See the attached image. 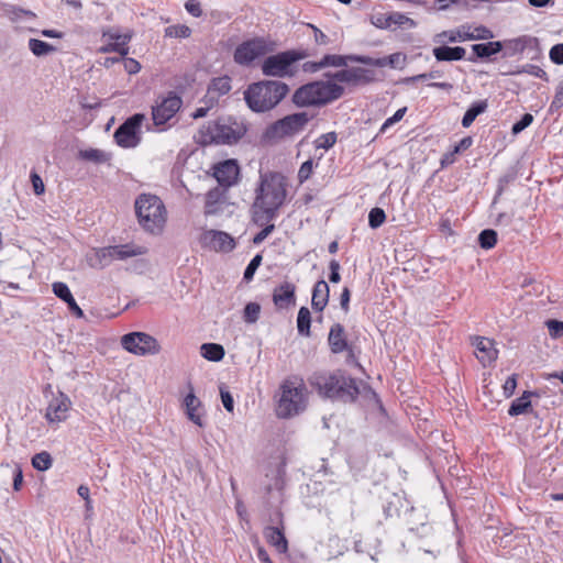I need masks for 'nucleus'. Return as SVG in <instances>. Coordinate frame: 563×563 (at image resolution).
Returning a JSON list of instances; mask_svg holds the SVG:
<instances>
[{
    "label": "nucleus",
    "instance_id": "f257e3e1",
    "mask_svg": "<svg viewBox=\"0 0 563 563\" xmlns=\"http://www.w3.org/2000/svg\"><path fill=\"white\" fill-rule=\"evenodd\" d=\"M286 178L276 172L261 173L255 199L252 205L253 220L264 225L278 217L279 209L286 201Z\"/></svg>",
    "mask_w": 563,
    "mask_h": 563
},
{
    "label": "nucleus",
    "instance_id": "f03ea898",
    "mask_svg": "<svg viewBox=\"0 0 563 563\" xmlns=\"http://www.w3.org/2000/svg\"><path fill=\"white\" fill-rule=\"evenodd\" d=\"M309 382L321 396L344 402H353L360 394L356 380L342 371L316 373Z\"/></svg>",
    "mask_w": 563,
    "mask_h": 563
},
{
    "label": "nucleus",
    "instance_id": "7ed1b4c3",
    "mask_svg": "<svg viewBox=\"0 0 563 563\" xmlns=\"http://www.w3.org/2000/svg\"><path fill=\"white\" fill-rule=\"evenodd\" d=\"M289 87L277 80H264L252 84L244 92V99L255 112H265L275 108L288 93Z\"/></svg>",
    "mask_w": 563,
    "mask_h": 563
},
{
    "label": "nucleus",
    "instance_id": "20e7f679",
    "mask_svg": "<svg viewBox=\"0 0 563 563\" xmlns=\"http://www.w3.org/2000/svg\"><path fill=\"white\" fill-rule=\"evenodd\" d=\"M308 402V391L303 380L289 377L279 386L276 415L279 418H290L302 412Z\"/></svg>",
    "mask_w": 563,
    "mask_h": 563
},
{
    "label": "nucleus",
    "instance_id": "39448f33",
    "mask_svg": "<svg viewBox=\"0 0 563 563\" xmlns=\"http://www.w3.org/2000/svg\"><path fill=\"white\" fill-rule=\"evenodd\" d=\"M344 92L342 86L331 80H318L298 88L292 101L298 107L321 106L339 99Z\"/></svg>",
    "mask_w": 563,
    "mask_h": 563
},
{
    "label": "nucleus",
    "instance_id": "423d86ee",
    "mask_svg": "<svg viewBox=\"0 0 563 563\" xmlns=\"http://www.w3.org/2000/svg\"><path fill=\"white\" fill-rule=\"evenodd\" d=\"M135 212L140 224L152 233L159 232L166 221L163 201L155 195L142 194L135 201Z\"/></svg>",
    "mask_w": 563,
    "mask_h": 563
},
{
    "label": "nucleus",
    "instance_id": "0eeeda50",
    "mask_svg": "<svg viewBox=\"0 0 563 563\" xmlns=\"http://www.w3.org/2000/svg\"><path fill=\"white\" fill-rule=\"evenodd\" d=\"M245 133L242 124L229 120H218L209 122L199 131L198 141L203 145L209 144H233L236 143Z\"/></svg>",
    "mask_w": 563,
    "mask_h": 563
},
{
    "label": "nucleus",
    "instance_id": "6e6552de",
    "mask_svg": "<svg viewBox=\"0 0 563 563\" xmlns=\"http://www.w3.org/2000/svg\"><path fill=\"white\" fill-rule=\"evenodd\" d=\"M309 49H289L266 57L261 66L262 73L267 77L284 78L292 76L294 64L312 56Z\"/></svg>",
    "mask_w": 563,
    "mask_h": 563
},
{
    "label": "nucleus",
    "instance_id": "1a4fd4ad",
    "mask_svg": "<svg viewBox=\"0 0 563 563\" xmlns=\"http://www.w3.org/2000/svg\"><path fill=\"white\" fill-rule=\"evenodd\" d=\"M310 119L311 117L307 112H298L286 115L285 118L269 125L266 129L264 136L269 141L292 136L301 132Z\"/></svg>",
    "mask_w": 563,
    "mask_h": 563
},
{
    "label": "nucleus",
    "instance_id": "9d476101",
    "mask_svg": "<svg viewBox=\"0 0 563 563\" xmlns=\"http://www.w3.org/2000/svg\"><path fill=\"white\" fill-rule=\"evenodd\" d=\"M493 37L494 33L486 26L479 25L471 31L470 26L462 25L456 30H449L437 33L432 37V42L435 44H445L476 40H490Z\"/></svg>",
    "mask_w": 563,
    "mask_h": 563
},
{
    "label": "nucleus",
    "instance_id": "9b49d317",
    "mask_svg": "<svg viewBox=\"0 0 563 563\" xmlns=\"http://www.w3.org/2000/svg\"><path fill=\"white\" fill-rule=\"evenodd\" d=\"M275 49V43L269 38L255 37L240 44L234 52V60L239 65H250L256 58Z\"/></svg>",
    "mask_w": 563,
    "mask_h": 563
},
{
    "label": "nucleus",
    "instance_id": "f8f14e48",
    "mask_svg": "<svg viewBox=\"0 0 563 563\" xmlns=\"http://www.w3.org/2000/svg\"><path fill=\"white\" fill-rule=\"evenodd\" d=\"M121 345L128 352L137 355H155L161 351L158 341L145 332H131L121 338Z\"/></svg>",
    "mask_w": 563,
    "mask_h": 563
},
{
    "label": "nucleus",
    "instance_id": "ddd939ff",
    "mask_svg": "<svg viewBox=\"0 0 563 563\" xmlns=\"http://www.w3.org/2000/svg\"><path fill=\"white\" fill-rule=\"evenodd\" d=\"M183 106L181 98L175 92L156 100L152 107V120L159 131H165V124L170 121Z\"/></svg>",
    "mask_w": 563,
    "mask_h": 563
},
{
    "label": "nucleus",
    "instance_id": "4468645a",
    "mask_svg": "<svg viewBox=\"0 0 563 563\" xmlns=\"http://www.w3.org/2000/svg\"><path fill=\"white\" fill-rule=\"evenodd\" d=\"M145 115L136 113L130 117L114 132L117 144L123 148L136 147L141 142V126Z\"/></svg>",
    "mask_w": 563,
    "mask_h": 563
},
{
    "label": "nucleus",
    "instance_id": "2eb2a0df",
    "mask_svg": "<svg viewBox=\"0 0 563 563\" xmlns=\"http://www.w3.org/2000/svg\"><path fill=\"white\" fill-rule=\"evenodd\" d=\"M132 35L130 33H120L119 31L109 29L102 32V40L106 43L99 47L100 53H111L115 52L121 55V57H125L129 54V42L131 41Z\"/></svg>",
    "mask_w": 563,
    "mask_h": 563
},
{
    "label": "nucleus",
    "instance_id": "dca6fc26",
    "mask_svg": "<svg viewBox=\"0 0 563 563\" xmlns=\"http://www.w3.org/2000/svg\"><path fill=\"white\" fill-rule=\"evenodd\" d=\"M70 408V398L66 394L58 391L57 395L53 396L49 400L45 418L49 423L58 424L68 418Z\"/></svg>",
    "mask_w": 563,
    "mask_h": 563
},
{
    "label": "nucleus",
    "instance_id": "f3484780",
    "mask_svg": "<svg viewBox=\"0 0 563 563\" xmlns=\"http://www.w3.org/2000/svg\"><path fill=\"white\" fill-rule=\"evenodd\" d=\"M201 245L216 252H231L235 247L234 239L227 232L207 230L200 239Z\"/></svg>",
    "mask_w": 563,
    "mask_h": 563
},
{
    "label": "nucleus",
    "instance_id": "a211bd4d",
    "mask_svg": "<svg viewBox=\"0 0 563 563\" xmlns=\"http://www.w3.org/2000/svg\"><path fill=\"white\" fill-rule=\"evenodd\" d=\"M332 79L344 82L349 85H360V84H366L373 80L374 74L372 70L362 68V67H353L347 69H342L336 73H334L331 76Z\"/></svg>",
    "mask_w": 563,
    "mask_h": 563
},
{
    "label": "nucleus",
    "instance_id": "6ab92c4d",
    "mask_svg": "<svg viewBox=\"0 0 563 563\" xmlns=\"http://www.w3.org/2000/svg\"><path fill=\"white\" fill-rule=\"evenodd\" d=\"M240 174L239 165L233 159L221 162L213 167V176L223 187H230L236 183Z\"/></svg>",
    "mask_w": 563,
    "mask_h": 563
},
{
    "label": "nucleus",
    "instance_id": "aec40b11",
    "mask_svg": "<svg viewBox=\"0 0 563 563\" xmlns=\"http://www.w3.org/2000/svg\"><path fill=\"white\" fill-rule=\"evenodd\" d=\"M506 47L508 55H516L523 53L525 51H531L534 54H539V40L534 36L522 35L516 38H511L503 43Z\"/></svg>",
    "mask_w": 563,
    "mask_h": 563
},
{
    "label": "nucleus",
    "instance_id": "412c9836",
    "mask_svg": "<svg viewBox=\"0 0 563 563\" xmlns=\"http://www.w3.org/2000/svg\"><path fill=\"white\" fill-rule=\"evenodd\" d=\"M372 23L379 29H388L391 25L407 26L409 29L417 26L416 21L400 12L376 15Z\"/></svg>",
    "mask_w": 563,
    "mask_h": 563
},
{
    "label": "nucleus",
    "instance_id": "4be33fe9",
    "mask_svg": "<svg viewBox=\"0 0 563 563\" xmlns=\"http://www.w3.org/2000/svg\"><path fill=\"white\" fill-rule=\"evenodd\" d=\"M473 345L475 346L476 357L484 366L489 365L497 358L498 351L490 339L477 336L474 339Z\"/></svg>",
    "mask_w": 563,
    "mask_h": 563
},
{
    "label": "nucleus",
    "instance_id": "5701e85b",
    "mask_svg": "<svg viewBox=\"0 0 563 563\" xmlns=\"http://www.w3.org/2000/svg\"><path fill=\"white\" fill-rule=\"evenodd\" d=\"M52 289L56 297H58L60 300L67 303L68 309L73 314H75L77 318L84 317V311L77 305L67 284L63 282H55L52 285Z\"/></svg>",
    "mask_w": 563,
    "mask_h": 563
},
{
    "label": "nucleus",
    "instance_id": "b1692460",
    "mask_svg": "<svg viewBox=\"0 0 563 563\" xmlns=\"http://www.w3.org/2000/svg\"><path fill=\"white\" fill-rule=\"evenodd\" d=\"M439 46L432 49V54L438 62H453L462 60L465 57L466 51L461 46H446L445 44H438Z\"/></svg>",
    "mask_w": 563,
    "mask_h": 563
},
{
    "label": "nucleus",
    "instance_id": "393cba45",
    "mask_svg": "<svg viewBox=\"0 0 563 563\" xmlns=\"http://www.w3.org/2000/svg\"><path fill=\"white\" fill-rule=\"evenodd\" d=\"M330 288L325 280H318L312 289L311 305L314 311L321 312L329 302Z\"/></svg>",
    "mask_w": 563,
    "mask_h": 563
},
{
    "label": "nucleus",
    "instance_id": "a878e982",
    "mask_svg": "<svg viewBox=\"0 0 563 563\" xmlns=\"http://www.w3.org/2000/svg\"><path fill=\"white\" fill-rule=\"evenodd\" d=\"M231 90V79L227 76L212 79L210 82L206 98L211 101V104L218 102L219 97L228 93Z\"/></svg>",
    "mask_w": 563,
    "mask_h": 563
},
{
    "label": "nucleus",
    "instance_id": "bb28decb",
    "mask_svg": "<svg viewBox=\"0 0 563 563\" xmlns=\"http://www.w3.org/2000/svg\"><path fill=\"white\" fill-rule=\"evenodd\" d=\"M556 406L555 400L545 391H533V415L536 418L543 419L545 412Z\"/></svg>",
    "mask_w": 563,
    "mask_h": 563
},
{
    "label": "nucleus",
    "instance_id": "cd10ccee",
    "mask_svg": "<svg viewBox=\"0 0 563 563\" xmlns=\"http://www.w3.org/2000/svg\"><path fill=\"white\" fill-rule=\"evenodd\" d=\"M528 412L533 413V391H525L519 398L511 402L508 409V415L511 417Z\"/></svg>",
    "mask_w": 563,
    "mask_h": 563
},
{
    "label": "nucleus",
    "instance_id": "c85d7f7f",
    "mask_svg": "<svg viewBox=\"0 0 563 563\" xmlns=\"http://www.w3.org/2000/svg\"><path fill=\"white\" fill-rule=\"evenodd\" d=\"M295 285L284 283L278 286L273 294L274 303L279 308H285L295 301Z\"/></svg>",
    "mask_w": 563,
    "mask_h": 563
},
{
    "label": "nucleus",
    "instance_id": "c756f323",
    "mask_svg": "<svg viewBox=\"0 0 563 563\" xmlns=\"http://www.w3.org/2000/svg\"><path fill=\"white\" fill-rule=\"evenodd\" d=\"M328 342L331 351L335 354L343 352L347 347L344 328L340 323H335L331 327Z\"/></svg>",
    "mask_w": 563,
    "mask_h": 563
},
{
    "label": "nucleus",
    "instance_id": "7c9ffc66",
    "mask_svg": "<svg viewBox=\"0 0 563 563\" xmlns=\"http://www.w3.org/2000/svg\"><path fill=\"white\" fill-rule=\"evenodd\" d=\"M0 478L3 479L4 484L11 478L13 481V489L16 492L20 490L23 483V474L20 465L9 463L1 464Z\"/></svg>",
    "mask_w": 563,
    "mask_h": 563
},
{
    "label": "nucleus",
    "instance_id": "2f4dec72",
    "mask_svg": "<svg viewBox=\"0 0 563 563\" xmlns=\"http://www.w3.org/2000/svg\"><path fill=\"white\" fill-rule=\"evenodd\" d=\"M264 537L279 553L287 552L288 542L279 528L266 527L264 529Z\"/></svg>",
    "mask_w": 563,
    "mask_h": 563
},
{
    "label": "nucleus",
    "instance_id": "473e14b6",
    "mask_svg": "<svg viewBox=\"0 0 563 563\" xmlns=\"http://www.w3.org/2000/svg\"><path fill=\"white\" fill-rule=\"evenodd\" d=\"M185 407H186V413L190 421H192L195 424L202 427L203 421L200 413V407L201 402L200 400L195 396L192 391H190L185 397Z\"/></svg>",
    "mask_w": 563,
    "mask_h": 563
},
{
    "label": "nucleus",
    "instance_id": "72a5a7b5",
    "mask_svg": "<svg viewBox=\"0 0 563 563\" xmlns=\"http://www.w3.org/2000/svg\"><path fill=\"white\" fill-rule=\"evenodd\" d=\"M112 251L113 261H125L130 257L143 255L146 253V249L144 246L135 244L114 245L112 246Z\"/></svg>",
    "mask_w": 563,
    "mask_h": 563
},
{
    "label": "nucleus",
    "instance_id": "f704fd0d",
    "mask_svg": "<svg viewBox=\"0 0 563 563\" xmlns=\"http://www.w3.org/2000/svg\"><path fill=\"white\" fill-rule=\"evenodd\" d=\"M503 48L504 44L499 41L474 44L472 46V51L478 58L490 57L492 55L499 53Z\"/></svg>",
    "mask_w": 563,
    "mask_h": 563
},
{
    "label": "nucleus",
    "instance_id": "c9c22d12",
    "mask_svg": "<svg viewBox=\"0 0 563 563\" xmlns=\"http://www.w3.org/2000/svg\"><path fill=\"white\" fill-rule=\"evenodd\" d=\"M90 265L92 267L103 268L113 262L112 246L100 247L96 250L93 257H91Z\"/></svg>",
    "mask_w": 563,
    "mask_h": 563
},
{
    "label": "nucleus",
    "instance_id": "e433bc0d",
    "mask_svg": "<svg viewBox=\"0 0 563 563\" xmlns=\"http://www.w3.org/2000/svg\"><path fill=\"white\" fill-rule=\"evenodd\" d=\"M487 106L488 104L486 100L474 102L464 113L462 125L464 128L471 126L475 119L486 111Z\"/></svg>",
    "mask_w": 563,
    "mask_h": 563
},
{
    "label": "nucleus",
    "instance_id": "4c0bfd02",
    "mask_svg": "<svg viewBox=\"0 0 563 563\" xmlns=\"http://www.w3.org/2000/svg\"><path fill=\"white\" fill-rule=\"evenodd\" d=\"M201 355L212 362H219L224 357V349L217 343H203L200 346Z\"/></svg>",
    "mask_w": 563,
    "mask_h": 563
},
{
    "label": "nucleus",
    "instance_id": "58836bf2",
    "mask_svg": "<svg viewBox=\"0 0 563 563\" xmlns=\"http://www.w3.org/2000/svg\"><path fill=\"white\" fill-rule=\"evenodd\" d=\"M29 49L36 57L47 56L56 51L53 45L37 38L29 40Z\"/></svg>",
    "mask_w": 563,
    "mask_h": 563
},
{
    "label": "nucleus",
    "instance_id": "ea45409f",
    "mask_svg": "<svg viewBox=\"0 0 563 563\" xmlns=\"http://www.w3.org/2000/svg\"><path fill=\"white\" fill-rule=\"evenodd\" d=\"M311 324V313L307 307H301L297 316V329L299 334L309 336Z\"/></svg>",
    "mask_w": 563,
    "mask_h": 563
},
{
    "label": "nucleus",
    "instance_id": "a19ab883",
    "mask_svg": "<svg viewBox=\"0 0 563 563\" xmlns=\"http://www.w3.org/2000/svg\"><path fill=\"white\" fill-rule=\"evenodd\" d=\"M32 466L37 470V471H41V472H45L47 470H49L53 465V457L52 455L46 452V451H42L40 453H36L33 457H32Z\"/></svg>",
    "mask_w": 563,
    "mask_h": 563
},
{
    "label": "nucleus",
    "instance_id": "79ce46f5",
    "mask_svg": "<svg viewBox=\"0 0 563 563\" xmlns=\"http://www.w3.org/2000/svg\"><path fill=\"white\" fill-rule=\"evenodd\" d=\"M352 56H343V55H335V54H329L324 55L321 59V66L325 67H344L347 65V60H352Z\"/></svg>",
    "mask_w": 563,
    "mask_h": 563
},
{
    "label": "nucleus",
    "instance_id": "37998d69",
    "mask_svg": "<svg viewBox=\"0 0 563 563\" xmlns=\"http://www.w3.org/2000/svg\"><path fill=\"white\" fill-rule=\"evenodd\" d=\"M191 35V29L185 24L170 25L165 29V36L174 38H187Z\"/></svg>",
    "mask_w": 563,
    "mask_h": 563
},
{
    "label": "nucleus",
    "instance_id": "c03bdc74",
    "mask_svg": "<svg viewBox=\"0 0 563 563\" xmlns=\"http://www.w3.org/2000/svg\"><path fill=\"white\" fill-rule=\"evenodd\" d=\"M221 191L219 189H213L208 191L206 195V203H205V213L206 214H214L218 212L217 203L220 199Z\"/></svg>",
    "mask_w": 563,
    "mask_h": 563
},
{
    "label": "nucleus",
    "instance_id": "a18cd8bd",
    "mask_svg": "<svg viewBox=\"0 0 563 563\" xmlns=\"http://www.w3.org/2000/svg\"><path fill=\"white\" fill-rule=\"evenodd\" d=\"M80 158L93 162V163H103L108 159V156L104 152L97 148H89L79 152Z\"/></svg>",
    "mask_w": 563,
    "mask_h": 563
},
{
    "label": "nucleus",
    "instance_id": "49530a36",
    "mask_svg": "<svg viewBox=\"0 0 563 563\" xmlns=\"http://www.w3.org/2000/svg\"><path fill=\"white\" fill-rule=\"evenodd\" d=\"M478 242L481 247L489 250L495 246L497 242V233L494 230H483L478 235Z\"/></svg>",
    "mask_w": 563,
    "mask_h": 563
},
{
    "label": "nucleus",
    "instance_id": "de8ad7c7",
    "mask_svg": "<svg viewBox=\"0 0 563 563\" xmlns=\"http://www.w3.org/2000/svg\"><path fill=\"white\" fill-rule=\"evenodd\" d=\"M261 313V306L257 302H249L244 308L243 318L247 323H255Z\"/></svg>",
    "mask_w": 563,
    "mask_h": 563
},
{
    "label": "nucleus",
    "instance_id": "09e8293b",
    "mask_svg": "<svg viewBox=\"0 0 563 563\" xmlns=\"http://www.w3.org/2000/svg\"><path fill=\"white\" fill-rule=\"evenodd\" d=\"M336 143V133L329 132L321 134L316 141V148H323L325 151L330 150Z\"/></svg>",
    "mask_w": 563,
    "mask_h": 563
},
{
    "label": "nucleus",
    "instance_id": "8fccbe9b",
    "mask_svg": "<svg viewBox=\"0 0 563 563\" xmlns=\"http://www.w3.org/2000/svg\"><path fill=\"white\" fill-rule=\"evenodd\" d=\"M529 74L536 78L548 80V74L539 66L527 64L522 66L520 69L512 71L514 75L516 74Z\"/></svg>",
    "mask_w": 563,
    "mask_h": 563
},
{
    "label": "nucleus",
    "instance_id": "3c124183",
    "mask_svg": "<svg viewBox=\"0 0 563 563\" xmlns=\"http://www.w3.org/2000/svg\"><path fill=\"white\" fill-rule=\"evenodd\" d=\"M386 219L385 211L380 208H373L368 213V225L372 229L379 228Z\"/></svg>",
    "mask_w": 563,
    "mask_h": 563
},
{
    "label": "nucleus",
    "instance_id": "603ef678",
    "mask_svg": "<svg viewBox=\"0 0 563 563\" xmlns=\"http://www.w3.org/2000/svg\"><path fill=\"white\" fill-rule=\"evenodd\" d=\"M353 62L376 66V67H385L389 66L388 56L382 58H371L364 56H353L351 57Z\"/></svg>",
    "mask_w": 563,
    "mask_h": 563
},
{
    "label": "nucleus",
    "instance_id": "864d4df0",
    "mask_svg": "<svg viewBox=\"0 0 563 563\" xmlns=\"http://www.w3.org/2000/svg\"><path fill=\"white\" fill-rule=\"evenodd\" d=\"M307 26L312 31L313 41L318 46H327L328 44H330V37L327 34H324L320 29L310 23H308Z\"/></svg>",
    "mask_w": 563,
    "mask_h": 563
},
{
    "label": "nucleus",
    "instance_id": "5fc2aeb1",
    "mask_svg": "<svg viewBox=\"0 0 563 563\" xmlns=\"http://www.w3.org/2000/svg\"><path fill=\"white\" fill-rule=\"evenodd\" d=\"M545 324L551 338L558 339L560 336H563V321L548 320Z\"/></svg>",
    "mask_w": 563,
    "mask_h": 563
},
{
    "label": "nucleus",
    "instance_id": "6e6d98bb",
    "mask_svg": "<svg viewBox=\"0 0 563 563\" xmlns=\"http://www.w3.org/2000/svg\"><path fill=\"white\" fill-rule=\"evenodd\" d=\"M262 263V256L261 255H255L251 262L249 263V265L246 266L245 271H244V275H243V278L245 280H251L256 272V269L258 268V266L261 265Z\"/></svg>",
    "mask_w": 563,
    "mask_h": 563
},
{
    "label": "nucleus",
    "instance_id": "4d7b16f0",
    "mask_svg": "<svg viewBox=\"0 0 563 563\" xmlns=\"http://www.w3.org/2000/svg\"><path fill=\"white\" fill-rule=\"evenodd\" d=\"M533 121V117L530 113H525L521 119L516 122L512 128L511 132L512 134L517 135L520 132H522L526 128H528Z\"/></svg>",
    "mask_w": 563,
    "mask_h": 563
},
{
    "label": "nucleus",
    "instance_id": "13d9d810",
    "mask_svg": "<svg viewBox=\"0 0 563 563\" xmlns=\"http://www.w3.org/2000/svg\"><path fill=\"white\" fill-rule=\"evenodd\" d=\"M24 18H30V19L34 20L36 18V14L32 11L23 10L21 8H15V7L12 8V10L10 11V19L13 22H19Z\"/></svg>",
    "mask_w": 563,
    "mask_h": 563
},
{
    "label": "nucleus",
    "instance_id": "bf43d9fd",
    "mask_svg": "<svg viewBox=\"0 0 563 563\" xmlns=\"http://www.w3.org/2000/svg\"><path fill=\"white\" fill-rule=\"evenodd\" d=\"M440 77H442V73L440 70H431L429 73L419 74L416 76L408 77L405 79V82L409 84V82H416V81H420V80L435 79V78H440Z\"/></svg>",
    "mask_w": 563,
    "mask_h": 563
},
{
    "label": "nucleus",
    "instance_id": "052dcab7",
    "mask_svg": "<svg viewBox=\"0 0 563 563\" xmlns=\"http://www.w3.org/2000/svg\"><path fill=\"white\" fill-rule=\"evenodd\" d=\"M313 170V162L311 159L306 161L301 164L299 172H298V179L300 183L306 181L309 179Z\"/></svg>",
    "mask_w": 563,
    "mask_h": 563
},
{
    "label": "nucleus",
    "instance_id": "680f3d73",
    "mask_svg": "<svg viewBox=\"0 0 563 563\" xmlns=\"http://www.w3.org/2000/svg\"><path fill=\"white\" fill-rule=\"evenodd\" d=\"M407 56L404 53H394L388 56L389 67L391 68H404L406 65Z\"/></svg>",
    "mask_w": 563,
    "mask_h": 563
},
{
    "label": "nucleus",
    "instance_id": "e2e57ef3",
    "mask_svg": "<svg viewBox=\"0 0 563 563\" xmlns=\"http://www.w3.org/2000/svg\"><path fill=\"white\" fill-rule=\"evenodd\" d=\"M549 57L554 64L562 65L563 64V43L552 46L550 49V53H549Z\"/></svg>",
    "mask_w": 563,
    "mask_h": 563
},
{
    "label": "nucleus",
    "instance_id": "0e129e2a",
    "mask_svg": "<svg viewBox=\"0 0 563 563\" xmlns=\"http://www.w3.org/2000/svg\"><path fill=\"white\" fill-rule=\"evenodd\" d=\"M563 107V80L560 82V85L556 88L554 98L551 102L550 110L556 111Z\"/></svg>",
    "mask_w": 563,
    "mask_h": 563
},
{
    "label": "nucleus",
    "instance_id": "69168bd1",
    "mask_svg": "<svg viewBox=\"0 0 563 563\" xmlns=\"http://www.w3.org/2000/svg\"><path fill=\"white\" fill-rule=\"evenodd\" d=\"M220 396L223 404V407L229 411L232 412L234 409V400L232 395L229 390H227L224 387H220Z\"/></svg>",
    "mask_w": 563,
    "mask_h": 563
},
{
    "label": "nucleus",
    "instance_id": "338daca9",
    "mask_svg": "<svg viewBox=\"0 0 563 563\" xmlns=\"http://www.w3.org/2000/svg\"><path fill=\"white\" fill-rule=\"evenodd\" d=\"M185 9L190 15L195 18H199L202 15V9L198 0H188L185 3Z\"/></svg>",
    "mask_w": 563,
    "mask_h": 563
},
{
    "label": "nucleus",
    "instance_id": "774afa93",
    "mask_svg": "<svg viewBox=\"0 0 563 563\" xmlns=\"http://www.w3.org/2000/svg\"><path fill=\"white\" fill-rule=\"evenodd\" d=\"M264 224L265 228L253 238V243L256 245L261 244L275 230V225L273 223L268 224V222H266Z\"/></svg>",
    "mask_w": 563,
    "mask_h": 563
}]
</instances>
